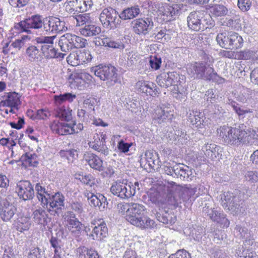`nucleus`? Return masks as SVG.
Segmentation results:
<instances>
[{"label":"nucleus","instance_id":"obj_1","mask_svg":"<svg viewBox=\"0 0 258 258\" xmlns=\"http://www.w3.org/2000/svg\"><path fill=\"white\" fill-rule=\"evenodd\" d=\"M14 28L20 32L33 33V30L43 29L46 34H55L67 30L65 22L59 18L50 16L43 18L37 14L15 24Z\"/></svg>","mask_w":258,"mask_h":258},{"label":"nucleus","instance_id":"obj_2","mask_svg":"<svg viewBox=\"0 0 258 258\" xmlns=\"http://www.w3.org/2000/svg\"><path fill=\"white\" fill-rule=\"evenodd\" d=\"M187 70L188 74L194 78L212 81L218 84H223L225 82V79L220 77L214 68L205 62L191 63Z\"/></svg>","mask_w":258,"mask_h":258},{"label":"nucleus","instance_id":"obj_3","mask_svg":"<svg viewBox=\"0 0 258 258\" xmlns=\"http://www.w3.org/2000/svg\"><path fill=\"white\" fill-rule=\"evenodd\" d=\"M145 209L143 205L133 203L126 216V220L141 229L156 228L157 224L155 221L144 215Z\"/></svg>","mask_w":258,"mask_h":258},{"label":"nucleus","instance_id":"obj_4","mask_svg":"<svg viewBox=\"0 0 258 258\" xmlns=\"http://www.w3.org/2000/svg\"><path fill=\"white\" fill-rule=\"evenodd\" d=\"M217 132L225 144L238 146L248 142L247 133L240 128L223 126L218 128Z\"/></svg>","mask_w":258,"mask_h":258},{"label":"nucleus","instance_id":"obj_5","mask_svg":"<svg viewBox=\"0 0 258 258\" xmlns=\"http://www.w3.org/2000/svg\"><path fill=\"white\" fill-rule=\"evenodd\" d=\"M137 189H140L138 182L133 184L132 182L127 183L120 180L113 182L110 188V192L114 196L121 199H128L134 196Z\"/></svg>","mask_w":258,"mask_h":258},{"label":"nucleus","instance_id":"obj_6","mask_svg":"<svg viewBox=\"0 0 258 258\" xmlns=\"http://www.w3.org/2000/svg\"><path fill=\"white\" fill-rule=\"evenodd\" d=\"M56 36H40L35 38V41L38 43L42 44L41 51L46 59L53 58H63L65 53L57 52V50L53 47V40Z\"/></svg>","mask_w":258,"mask_h":258},{"label":"nucleus","instance_id":"obj_7","mask_svg":"<svg viewBox=\"0 0 258 258\" xmlns=\"http://www.w3.org/2000/svg\"><path fill=\"white\" fill-rule=\"evenodd\" d=\"M99 20L104 27L109 29L117 28L121 22L119 14L111 7L105 8L102 11Z\"/></svg>","mask_w":258,"mask_h":258},{"label":"nucleus","instance_id":"obj_8","mask_svg":"<svg viewBox=\"0 0 258 258\" xmlns=\"http://www.w3.org/2000/svg\"><path fill=\"white\" fill-rule=\"evenodd\" d=\"M94 75L100 80H108L111 83H115L117 81V73L116 69L113 66H103L99 64L91 69Z\"/></svg>","mask_w":258,"mask_h":258},{"label":"nucleus","instance_id":"obj_9","mask_svg":"<svg viewBox=\"0 0 258 258\" xmlns=\"http://www.w3.org/2000/svg\"><path fill=\"white\" fill-rule=\"evenodd\" d=\"M47 201V204H43L42 206L45 208L51 214L55 215L58 210H61L64 206V197L59 192L53 195H50Z\"/></svg>","mask_w":258,"mask_h":258},{"label":"nucleus","instance_id":"obj_10","mask_svg":"<svg viewBox=\"0 0 258 258\" xmlns=\"http://www.w3.org/2000/svg\"><path fill=\"white\" fill-rule=\"evenodd\" d=\"M167 188L169 196H171L170 200L172 204H176L178 203V196L176 195V192H185L187 193L190 197L196 195L197 197L199 196V194H196L197 187H183L180 185H177L175 182L173 181L168 183Z\"/></svg>","mask_w":258,"mask_h":258},{"label":"nucleus","instance_id":"obj_11","mask_svg":"<svg viewBox=\"0 0 258 258\" xmlns=\"http://www.w3.org/2000/svg\"><path fill=\"white\" fill-rule=\"evenodd\" d=\"M65 225L68 230L75 236H79L81 234L83 225L71 211H68L63 216Z\"/></svg>","mask_w":258,"mask_h":258},{"label":"nucleus","instance_id":"obj_12","mask_svg":"<svg viewBox=\"0 0 258 258\" xmlns=\"http://www.w3.org/2000/svg\"><path fill=\"white\" fill-rule=\"evenodd\" d=\"M106 136L103 134L95 133L91 141L88 143L89 147L101 154L106 156L109 154V149L106 145Z\"/></svg>","mask_w":258,"mask_h":258},{"label":"nucleus","instance_id":"obj_13","mask_svg":"<svg viewBox=\"0 0 258 258\" xmlns=\"http://www.w3.org/2000/svg\"><path fill=\"white\" fill-rule=\"evenodd\" d=\"M204 12L202 11H194L191 12L187 18L188 27L195 31H199L204 29L203 21Z\"/></svg>","mask_w":258,"mask_h":258},{"label":"nucleus","instance_id":"obj_14","mask_svg":"<svg viewBox=\"0 0 258 258\" xmlns=\"http://www.w3.org/2000/svg\"><path fill=\"white\" fill-rule=\"evenodd\" d=\"M16 211L15 206L7 200L0 202V218L4 222L11 221Z\"/></svg>","mask_w":258,"mask_h":258},{"label":"nucleus","instance_id":"obj_15","mask_svg":"<svg viewBox=\"0 0 258 258\" xmlns=\"http://www.w3.org/2000/svg\"><path fill=\"white\" fill-rule=\"evenodd\" d=\"M134 32L139 35H146L153 26V22L149 19H138L132 22Z\"/></svg>","mask_w":258,"mask_h":258},{"label":"nucleus","instance_id":"obj_16","mask_svg":"<svg viewBox=\"0 0 258 258\" xmlns=\"http://www.w3.org/2000/svg\"><path fill=\"white\" fill-rule=\"evenodd\" d=\"M18 196L24 201L32 199L34 196V191L30 181H20L17 185Z\"/></svg>","mask_w":258,"mask_h":258},{"label":"nucleus","instance_id":"obj_17","mask_svg":"<svg viewBox=\"0 0 258 258\" xmlns=\"http://www.w3.org/2000/svg\"><path fill=\"white\" fill-rule=\"evenodd\" d=\"M50 128L53 132L61 136L78 132V131H76L75 128V124L60 122L58 121H54L50 125Z\"/></svg>","mask_w":258,"mask_h":258},{"label":"nucleus","instance_id":"obj_18","mask_svg":"<svg viewBox=\"0 0 258 258\" xmlns=\"http://www.w3.org/2000/svg\"><path fill=\"white\" fill-rule=\"evenodd\" d=\"M178 79V75L176 72H171L161 73L157 77L156 81L160 87L167 88L174 85Z\"/></svg>","mask_w":258,"mask_h":258},{"label":"nucleus","instance_id":"obj_19","mask_svg":"<svg viewBox=\"0 0 258 258\" xmlns=\"http://www.w3.org/2000/svg\"><path fill=\"white\" fill-rule=\"evenodd\" d=\"M208 215L213 222L218 223L223 228H227L229 226V221L226 218L225 215L220 209H211L208 211Z\"/></svg>","mask_w":258,"mask_h":258},{"label":"nucleus","instance_id":"obj_20","mask_svg":"<svg viewBox=\"0 0 258 258\" xmlns=\"http://www.w3.org/2000/svg\"><path fill=\"white\" fill-rule=\"evenodd\" d=\"M178 11L177 5L170 6L167 4L162 6L158 10L159 13L163 17V19L166 21L174 20L177 15Z\"/></svg>","mask_w":258,"mask_h":258},{"label":"nucleus","instance_id":"obj_21","mask_svg":"<svg viewBox=\"0 0 258 258\" xmlns=\"http://www.w3.org/2000/svg\"><path fill=\"white\" fill-rule=\"evenodd\" d=\"M84 159L92 168L98 171L103 170V161L96 154L87 152L84 154Z\"/></svg>","mask_w":258,"mask_h":258},{"label":"nucleus","instance_id":"obj_22","mask_svg":"<svg viewBox=\"0 0 258 258\" xmlns=\"http://www.w3.org/2000/svg\"><path fill=\"white\" fill-rule=\"evenodd\" d=\"M172 116V112L169 107H161L156 109L154 119L158 123H161L170 120Z\"/></svg>","mask_w":258,"mask_h":258},{"label":"nucleus","instance_id":"obj_23","mask_svg":"<svg viewBox=\"0 0 258 258\" xmlns=\"http://www.w3.org/2000/svg\"><path fill=\"white\" fill-rule=\"evenodd\" d=\"M108 234V228L104 221L98 223L97 226L93 227L90 236L93 240H101L106 237Z\"/></svg>","mask_w":258,"mask_h":258},{"label":"nucleus","instance_id":"obj_24","mask_svg":"<svg viewBox=\"0 0 258 258\" xmlns=\"http://www.w3.org/2000/svg\"><path fill=\"white\" fill-rule=\"evenodd\" d=\"M93 43L97 46H108L109 47L120 49L124 48V45L122 43L111 41L109 38L105 37L104 36L95 37L93 40Z\"/></svg>","mask_w":258,"mask_h":258},{"label":"nucleus","instance_id":"obj_25","mask_svg":"<svg viewBox=\"0 0 258 258\" xmlns=\"http://www.w3.org/2000/svg\"><path fill=\"white\" fill-rule=\"evenodd\" d=\"M175 171L174 177L180 178L181 179H186L190 178L191 180L194 176H192V172L191 169L187 166L182 164L175 165Z\"/></svg>","mask_w":258,"mask_h":258},{"label":"nucleus","instance_id":"obj_26","mask_svg":"<svg viewBox=\"0 0 258 258\" xmlns=\"http://www.w3.org/2000/svg\"><path fill=\"white\" fill-rule=\"evenodd\" d=\"M85 196L90 201L91 205L99 208L103 206V208H105L106 205V199L102 195L100 194L94 195L91 192H85Z\"/></svg>","mask_w":258,"mask_h":258},{"label":"nucleus","instance_id":"obj_27","mask_svg":"<svg viewBox=\"0 0 258 258\" xmlns=\"http://www.w3.org/2000/svg\"><path fill=\"white\" fill-rule=\"evenodd\" d=\"M221 55L223 57L228 58L248 59L251 56V52L249 50L239 52L224 50L221 52Z\"/></svg>","mask_w":258,"mask_h":258},{"label":"nucleus","instance_id":"obj_28","mask_svg":"<svg viewBox=\"0 0 258 258\" xmlns=\"http://www.w3.org/2000/svg\"><path fill=\"white\" fill-rule=\"evenodd\" d=\"M141 11L138 6L135 5L124 9L119 14L120 20H129L137 17Z\"/></svg>","mask_w":258,"mask_h":258},{"label":"nucleus","instance_id":"obj_29","mask_svg":"<svg viewBox=\"0 0 258 258\" xmlns=\"http://www.w3.org/2000/svg\"><path fill=\"white\" fill-rule=\"evenodd\" d=\"M245 205L240 200L239 197L237 196L227 209L234 214L238 215L243 214L245 211Z\"/></svg>","mask_w":258,"mask_h":258},{"label":"nucleus","instance_id":"obj_30","mask_svg":"<svg viewBox=\"0 0 258 258\" xmlns=\"http://www.w3.org/2000/svg\"><path fill=\"white\" fill-rule=\"evenodd\" d=\"M232 33H221L216 37V40L219 45L225 49H231Z\"/></svg>","mask_w":258,"mask_h":258},{"label":"nucleus","instance_id":"obj_31","mask_svg":"<svg viewBox=\"0 0 258 258\" xmlns=\"http://www.w3.org/2000/svg\"><path fill=\"white\" fill-rule=\"evenodd\" d=\"M79 31L81 34L84 36L92 37L99 34L101 32V28L94 24H88L81 28Z\"/></svg>","mask_w":258,"mask_h":258},{"label":"nucleus","instance_id":"obj_32","mask_svg":"<svg viewBox=\"0 0 258 258\" xmlns=\"http://www.w3.org/2000/svg\"><path fill=\"white\" fill-rule=\"evenodd\" d=\"M144 160L146 162L145 166L147 164L149 167L154 168L155 166L158 162V155L156 153L151 151H147L145 153L144 157L141 159V165L144 162Z\"/></svg>","mask_w":258,"mask_h":258},{"label":"nucleus","instance_id":"obj_33","mask_svg":"<svg viewBox=\"0 0 258 258\" xmlns=\"http://www.w3.org/2000/svg\"><path fill=\"white\" fill-rule=\"evenodd\" d=\"M58 45L61 50L65 52H69L73 48L70 33H66L60 37L58 41Z\"/></svg>","mask_w":258,"mask_h":258},{"label":"nucleus","instance_id":"obj_34","mask_svg":"<svg viewBox=\"0 0 258 258\" xmlns=\"http://www.w3.org/2000/svg\"><path fill=\"white\" fill-rule=\"evenodd\" d=\"M219 147L214 143H207L202 147L205 155L209 158L214 159L218 155Z\"/></svg>","mask_w":258,"mask_h":258},{"label":"nucleus","instance_id":"obj_35","mask_svg":"<svg viewBox=\"0 0 258 258\" xmlns=\"http://www.w3.org/2000/svg\"><path fill=\"white\" fill-rule=\"evenodd\" d=\"M35 189L37 193L38 200L41 202V205L43 204H47V199L50 195L48 191L39 183L36 184Z\"/></svg>","mask_w":258,"mask_h":258},{"label":"nucleus","instance_id":"obj_36","mask_svg":"<svg viewBox=\"0 0 258 258\" xmlns=\"http://www.w3.org/2000/svg\"><path fill=\"white\" fill-rule=\"evenodd\" d=\"M47 215L44 210L39 208L33 211L32 218L35 223L44 225L46 222Z\"/></svg>","mask_w":258,"mask_h":258},{"label":"nucleus","instance_id":"obj_37","mask_svg":"<svg viewBox=\"0 0 258 258\" xmlns=\"http://www.w3.org/2000/svg\"><path fill=\"white\" fill-rule=\"evenodd\" d=\"M237 196L229 191L224 192L220 195V203L223 208L227 209Z\"/></svg>","mask_w":258,"mask_h":258},{"label":"nucleus","instance_id":"obj_38","mask_svg":"<svg viewBox=\"0 0 258 258\" xmlns=\"http://www.w3.org/2000/svg\"><path fill=\"white\" fill-rule=\"evenodd\" d=\"M156 219L164 224H173L175 221V217L173 214L168 213L165 212L164 213L161 214L157 213L156 214Z\"/></svg>","mask_w":258,"mask_h":258},{"label":"nucleus","instance_id":"obj_39","mask_svg":"<svg viewBox=\"0 0 258 258\" xmlns=\"http://www.w3.org/2000/svg\"><path fill=\"white\" fill-rule=\"evenodd\" d=\"M78 12H84L89 10L93 6L92 0H75Z\"/></svg>","mask_w":258,"mask_h":258},{"label":"nucleus","instance_id":"obj_40","mask_svg":"<svg viewBox=\"0 0 258 258\" xmlns=\"http://www.w3.org/2000/svg\"><path fill=\"white\" fill-rule=\"evenodd\" d=\"M19 99L16 93L10 94L5 100L1 102L3 105L11 107H16L18 105Z\"/></svg>","mask_w":258,"mask_h":258},{"label":"nucleus","instance_id":"obj_41","mask_svg":"<svg viewBox=\"0 0 258 258\" xmlns=\"http://www.w3.org/2000/svg\"><path fill=\"white\" fill-rule=\"evenodd\" d=\"M73 48H83L87 44V40L75 34H70Z\"/></svg>","mask_w":258,"mask_h":258},{"label":"nucleus","instance_id":"obj_42","mask_svg":"<svg viewBox=\"0 0 258 258\" xmlns=\"http://www.w3.org/2000/svg\"><path fill=\"white\" fill-rule=\"evenodd\" d=\"M147 194L153 204L159 206L162 203L160 193L155 189H150Z\"/></svg>","mask_w":258,"mask_h":258},{"label":"nucleus","instance_id":"obj_43","mask_svg":"<svg viewBox=\"0 0 258 258\" xmlns=\"http://www.w3.org/2000/svg\"><path fill=\"white\" fill-rule=\"evenodd\" d=\"M54 98L56 103L60 104L66 101L70 102H73L74 99L76 98V95L70 93H66L59 95H55Z\"/></svg>","mask_w":258,"mask_h":258},{"label":"nucleus","instance_id":"obj_44","mask_svg":"<svg viewBox=\"0 0 258 258\" xmlns=\"http://www.w3.org/2000/svg\"><path fill=\"white\" fill-rule=\"evenodd\" d=\"M126 54L127 55V63L128 66L136 65L140 59V55L137 52L133 50H127Z\"/></svg>","mask_w":258,"mask_h":258},{"label":"nucleus","instance_id":"obj_45","mask_svg":"<svg viewBox=\"0 0 258 258\" xmlns=\"http://www.w3.org/2000/svg\"><path fill=\"white\" fill-rule=\"evenodd\" d=\"M26 53L29 60L31 61H34L36 59H38L39 56V50L37 47L34 45L29 46L26 49Z\"/></svg>","mask_w":258,"mask_h":258},{"label":"nucleus","instance_id":"obj_46","mask_svg":"<svg viewBox=\"0 0 258 258\" xmlns=\"http://www.w3.org/2000/svg\"><path fill=\"white\" fill-rule=\"evenodd\" d=\"M211 12L216 17H221L227 14L228 9L222 5H216L212 7Z\"/></svg>","mask_w":258,"mask_h":258},{"label":"nucleus","instance_id":"obj_47","mask_svg":"<svg viewBox=\"0 0 258 258\" xmlns=\"http://www.w3.org/2000/svg\"><path fill=\"white\" fill-rule=\"evenodd\" d=\"M56 116L61 119L69 121L72 118V115L69 110H67L63 107L58 108L56 110Z\"/></svg>","mask_w":258,"mask_h":258},{"label":"nucleus","instance_id":"obj_48","mask_svg":"<svg viewBox=\"0 0 258 258\" xmlns=\"http://www.w3.org/2000/svg\"><path fill=\"white\" fill-rule=\"evenodd\" d=\"M200 113L197 111H192L188 115V120L192 125L196 127L199 126L202 124L203 120L200 117Z\"/></svg>","mask_w":258,"mask_h":258},{"label":"nucleus","instance_id":"obj_49","mask_svg":"<svg viewBox=\"0 0 258 258\" xmlns=\"http://www.w3.org/2000/svg\"><path fill=\"white\" fill-rule=\"evenodd\" d=\"M78 57H79V63H80V64L90 61L92 58L90 52L85 50L79 51Z\"/></svg>","mask_w":258,"mask_h":258},{"label":"nucleus","instance_id":"obj_50","mask_svg":"<svg viewBox=\"0 0 258 258\" xmlns=\"http://www.w3.org/2000/svg\"><path fill=\"white\" fill-rule=\"evenodd\" d=\"M231 40V49L233 48H238L242 46L243 43V39L241 36L237 33H232Z\"/></svg>","mask_w":258,"mask_h":258},{"label":"nucleus","instance_id":"obj_51","mask_svg":"<svg viewBox=\"0 0 258 258\" xmlns=\"http://www.w3.org/2000/svg\"><path fill=\"white\" fill-rule=\"evenodd\" d=\"M63 7L66 12L71 14H75L78 12L75 0H67L63 5Z\"/></svg>","mask_w":258,"mask_h":258},{"label":"nucleus","instance_id":"obj_52","mask_svg":"<svg viewBox=\"0 0 258 258\" xmlns=\"http://www.w3.org/2000/svg\"><path fill=\"white\" fill-rule=\"evenodd\" d=\"M95 99L91 97H86L84 98L82 104V107L89 110H94V105L95 104Z\"/></svg>","mask_w":258,"mask_h":258},{"label":"nucleus","instance_id":"obj_53","mask_svg":"<svg viewBox=\"0 0 258 258\" xmlns=\"http://www.w3.org/2000/svg\"><path fill=\"white\" fill-rule=\"evenodd\" d=\"M25 160L27 163L33 166H36L38 164V156L35 153H26L25 154Z\"/></svg>","mask_w":258,"mask_h":258},{"label":"nucleus","instance_id":"obj_54","mask_svg":"<svg viewBox=\"0 0 258 258\" xmlns=\"http://www.w3.org/2000/svg\"><path fill=\"white\" fill-rule=\"evenodd\" d=\"M77 26H83L90 21V17L88 14H80L75 17Z\"/></svg>","mask_w":258,"mask_h":258},{"label":"nucleus","instance_id":"obj_55","mask_svg":"<svg viewBox=\"0 0 258 258\" xmlns=\"http://www.w3.org/2000/svg\"><path fill=\"white\" fill-rule=\"evenodd\" d=\"M238 20V16H233L232 17H227L225 19L221 20L220 23L223 26L227 27H233L237 24V21Z\"/></svg>","mask_w":258,"mask_h":258},{"label":"nucleus","instance_id":"obj_56","mask_svg":"<svg viewBox=\"0 0 258 258\" xmlns=\"http://www.w3.org/2000/svg\"><path fill=\"white\" fill-rule=\"evenodd\" d=\"M133 203H120L117 205V210L119 213L122 215H124L125 218L128 214V211H129L131 207V204Z\"/></svg>","mask_w":258,"mask_h":258},{"label":"nucleus","instance_id":"obj_57","mask_svg":"<svg viewBox=\"0 0 258 258\" xmlns=\"http://www.w3.org/2000/svg\"><path fill=\"white\" fill-rule=\"evenodd\" d=\"M147 91L146 92L147 95L155 96L160 93L159 89L157 88L156 85L152 82H149L148 85Z\"/></svg>","mask_w":258,"mask_h":258},{"label":"nucleus","instance_id":"obj_58","mask_svg":"<svg viewBox=\"0 0 258 258\" xmlns=\"http://www.w3.org/2000/svg\"><path fill=\"white\" fill-rule=\"evenodd\" d=\"M245 177L247 181L251 183L258 181V173L256 171H248L245 174Z\"/></svg>","mask_w":258,"mask_h":258},{"label":"nucleus","instance_id":"obj_59","mask_svg":"<svg viewBox=\"0 0 258 258\" xmlns=\"http://www.w3.org/2000/svg\"><path fill=\"white\" fill-rule=\"evenodd\" d=\"M79 51L73 52L71 53L67 57V61L68 62L72 63L73 66L79 65Z\"/></svg>","mask_w":258,"mask_h":258},{"label":"nucleus","instance_id":"obj_60","mask_svg":"<svg viewBox=\"0 0 258 258\" xmlns=\"http://www.w3.org/2000/svg\"><path fill=\"white\" fill-rule=\"evenodd\" d=\"M50 116V113L46 109H42L37 111L35 119H45Z\"/></svg>","mask_w":258,"mask_h":258},{"label":"nucleus","instance_id":"obj_61","mask_svg":"<svg viewBox=\"0 0 258 258\" xmlns=\"http://www.w3.org/2000/svg\"><path fill=\"white\" fill-rule=\"evenodd\" d=\"M250 0H238L237 5L242 11H247L251 6Z\"/></svg>","mask_w":258,"mask_h":258},{"label":"nucleus","instance_id":"obj_62","mask_svg":"<svg viewBox=\"0 0 258 258\" xmlns=\"http://www.w3.org/2000/svg\"><path fill=\"white\" fill-rule=\"evenodd\" d=\"M79 179L82 183L91 187L95 183V179L90 174L82 176L81 177L79 178Z\"/></svg>","mask_w":258,"mask_h":258},{"label":"nucleus","instance_id":"obj_63","mask_svg":"<svg viewBox=\"0 0 258 258\" xmlns=\"http://www.w3.org/2000/svg\"><path fill=\"white\" fill-rule=\"evenodd\" d=\"M169 258H191L190 254L184 249L178 250L175 254L170 255Z\"/></svg>","mask_w":258,"mask_h":258},{"label":"nucleus","instance_id":"obj_64","mask_svg":"<svg viewBox=\"0 0 258 258\" xmlns=\"http://www.w3.org/2000/svg\"><path fill=\"white\" fill-rule=\"evenodd\" d=\"M42 254L41 249L38 248H34L30 250L28 254V258H41Z\"/></svg>","mask_w":258,"mask_h":258}]
</instances>
